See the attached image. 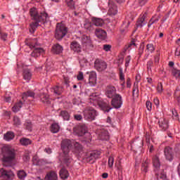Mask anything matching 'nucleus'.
Masks as SVG:
<instances>
[{"mask_svg": "<svg viewBox=\"0 0 180 180\" xmlns=\"http://www.w3.org/2000/svg\"><path fill=\"white\" fill-rule=\"evenodd\" d=\"M30 15L33 20L36 21L34 22H32L30 25V33H34V32H36V29H37L39 23H40V22H44V20H46L47 18H49V14H47V13H41V14H39L36 8H30Z\"/></svg>", "mask_w": 180, "mask_h": 180, "instance_id": "nucleus-1", "label": "nucleus"}, {"mask_svg": "<svg viewBox=\"0 0 180 180\" xmlns=\"http://www.w3.org/2000/svg\"><path fill=\"white\" fill-rule=\"evenodd\" d=\"M72 147V141L70 139H64L61 142V150L63 153L64 156L61 158L62 162L63 164H68L71 163L72 159L70 158V150Z\"/></svg>", "mask_w": 180, "mask_h": 180, "instance_id": "nucleus-2", "label": "nucleus"}, {"mask_svg": "<svg viewBox=\"0 0 180 180\" xmlns=\"http://www.w3.org/2000/svg\"><path fill=\"white\" fill-rule=\"evenodd\" d=\"M3 154V165L4 167H10L9 165L15 158H16V153L15 149L9 148V146H4L1 149Z\"/></svg>", "mask_w": 180, "mask_h": 180, "instance_id": "nucleus-3", "label": "nucleus"}, {"mask_svg": "<svg viewBox=\"0 0 180 180\" xmlns=\"http://www.w3.org/2000/svg\"><path fill=\"white\" fill-rule=\"evenodd\" d=\"M26 44L30 47V49H34V51L31 53V57L37 58V57H40V56L44 53V49H43V48H40V44L37 41V39H33L26 42Z\"/></svg>", "mask_w": 180, "mask_h": 180, "instance_id": "nucleus-4", "label": "nucleus"}, {"mask_svg": "<svg viewBox=\"0 0 180 180\" xmlns=\"http://www.w3.org/2000/svg\"><path fill=\"white\" fill-rule=\"evenodd\" d=\"M67 33H68V27L61 23H58L55 32V38L56 40H63L67 35Z\"/></svg>", "mask_w": 180, "mask_h": 180, "instance_id": "nucleus-5", "label": "nucleus"}, {"mask_svg": "<svg viewBox=\"0 0 180 180\" xmlns=\"http://www.w3.org/2000/svg\"><path fill=\"white\" fill-rule=\"evenodd\" d=\"M73 133L75 136L79 137H82L87 134V136H91V134L88 132V127L85 124H79L75 126L73 129Z\"/></svg>", "mask_w": 180, "mask_h": 180, "instance_id": "nucleus-6", "label": "nucleus"}, {"mask_svg": "<svg viewBox=\"0 0 180 180\" xmlns=\"http://www.w3.org/2000/svg\"><path fill=\"white\" fill-rule=\"evenodd\" d=\"M81 43L83 49H84L86 51H88V50H91V49H94L92 40H91L90 37L83 35L81 38Z\"/></svg>", "mask_w": 180, "mask_h": 180, "instance_id": "nucleus-7", "label": "nucleus"}, {"mask_svg": "<svg viewBox=\"0 0 180 180\" xmlns=\"http://www.w3.org/2000/svg\"><path fill=\"white\" fill-rule=\"evenodd\" d=\"M84 116L85 120L88 122H93L96 119V116H98V112L94 109L85 110L84 112Z\"/></svg>", "mask_w": 180, "mask_h": 180, "instance_id": "nucleus-8", "label": "nucleus"}, {"mask_svg": "<svg viewBox=\"0 0 180 180\" xmlns=\"http://www.w3.org/2000/svg\"><path fill=\"white\" fill-rule=\"evenodd\" d=\"M15 174L12 170H7L6 169H0V178L4 180H11L13 179Z\"/></svg>", "mask_w": 180, "mask_h": 180, "instance_id": "nucleus-9", "label": "nucleus"}, {"mask_svg": "<svg viewBox=\"0 0 180 180\" xmlns=\"http://www.w3.org/2000/svg\"><path fill=\"white\" fill-rule=\"evenodd\" d=\"M111 105L115 109H120L122 105H123V100L120 94H116L114 98H112Z\"/></svg>", "mask_w": 180, "mask_h": 180, "instance_id": "nucleus-10", "label": "nucleus"}, {"mask_svg": "<svg viewBox=\"0 0 180 180\" xmlns=\"http://www.w3.org/2000/svg\"><path fill=\"white\" fill-rule=\"evenodd\" d=\"M143 146H144V141L140 138H136L131 143V148L134 151V153H136L137 150H139V148H141Z\"/></svg>", "mask_w": 180, "mask_h": 180, "instance_id": "nucleus-11", "label": "nucleus"}, {"mask_svg": "<svg viewBox=\"0 0 180 180\" xmlns=\"http://www.w3.org/2000/svg\"><path fill=\"white\" fill-rule=\"evenodd\" d=\"M108 15L110 16H115L117 15V6L113 2V1L110 0L108 1Z\"/></svg>", "mask_w": 180, "mask_h": 180, "instance_id": "nucleus-12", "label": "nucleus"}, {"mask_svg": "<svg viewBox=\"0 0 180 180\" xmlns=\"http://www.w3.org/2000/svg\"><path fill=\"white\" fill-rule=\"evenodd\" d=\"M94 67L97 71H103L108 68V64L105 61L96 59L94 62Z\"/></svg>", "mask_w": 180, "mask_h": 180, "instance_id": "nucleus-13", "label": "nucleus"}, {"mask_svg": "<svg viewBox=\"0 0 180 180\" xmlns=\"http://www.w3.org/2000/svg\"><path fill=\"white\" fill-rule=\"evenodd\" d=\"M72 146H73L72 153H74L77 155H79V154H81V153L84 151V148L82 147V145L75 141H72Z\"/></svg>", "mask_w": 180, "mask_h": 180, "instance_id": "nucleus-14", "label": "nucleus"}, {"mask_svg": "<svg viewBox=\"0 0 180 180\" xmlns=\"http://www.w3.org/2000/svg\"><path fill=\"white\" fill-rule=\"evenodd\" d=\"M165 157L167 161H172L174 160V151L172 150V148L169 146H166L164 150Z\"/></svg>", "mask_w": 180, "mask_h": 180, "instance_id": "nucleus-15", "label": "nucleus"}, {"mask_svg": "<svg viewBox=\"0 0 180 180\" xmlns=\"http://www.w3.org/2000/svg\"><path fill=\"white\" fill-rule=\"evenodd\" d=\"M96 133L98 134L100 140H102L103 141H108L110 139L109 132L105 129L98 130Z\"/></svg>", "mask_w": 180, "mask_h": 180, "instance_id": "nucleus-16", "label": "nucleus"}, {"mask_svg": "<svg viewBox=\"0 0 180 180\" xmlns=\"http://www.w3.org/2000/svg\"><path fill=\"white\" fill-rule=\"evenodd\" d=\"M95 34L100 40H106V37H108V33H106V31L101 28L96 29Z\"/></svg>", "mask_w": 180, "mask_h": 180, "instance_id": "nucleus-17", "label": "nucleus"}, {"mask_svg": "<svg viewBox=\"0 0 180 180\" xmlns=\"http://www.w3.org/2000/svg\"><path fill=\"white\" fill-rule=\"evenodd\" d=\"M116 95H117V94H116V88L115 86H109L107 87V90L105 91V96L107 98L112 99Z\"/></svg>", "mask_w": 180, "mask_h": 180, "instance_id": "nucleus-18", "label": "nucleus"}, {"mask_svg": "<svg viewBox=\"0 0 180 180\" xmlns=\"http://www.w3.org/2000/svg\"><path fill=\"white\" fill-rule=\"evenodd\" d=\"M160 129L162 130L163 131H165L166 130H168L169 127V122H168V120L165 118H160L158 122Z\"/></svg>", "mask_w": 180, "mask_h": 180, "instance_id": "nucleus-19", "label": "nucleus"}, {"mask_svg": "<svg viewBox=\"0 0 180 180\" xmlns=\"http://www.w3.org/2000/svg\"><path fill=\"white\" fill-rule=\"evenodd\" d=\"M146 18H147V13L141 14L140 18L138 19L136 22V27H143V26H145V25H147V22L146 21Z\"/></svg>", "mask_w": 180, "mask_h": 180, "instance_id": "nucleus-20", "label": "nucleus"}, {"mask_svg": "<svg viewBox=\"0 0 180 180\" xmlns=\"http://www.w3.org/2000/svg\"><path fill=\"white\" fill-rule=\"evenodd\" d=\"M70 49L74 51L75 53H77V54H79L81 51H82V48L81 47V45L79 44L77 41H73L70 44Z\"/></svg>", "mask_w": 180, "mask_h": 180, "instance_id": "nucleus-21", "label": "nucleus"}, {"mask_svg": "<svg viewBox=\"0 0 180 180\" xmlns=\"http://www.w3.org/2000/svg\"><path fill=\"white\" fill-rule=\"evenodd\" d=\"M89 85L90 86H95L96 85V73L91 72L89 76Z\"/></svg>", "mask_w": 180, "mask_h": 180, "instance_id": "nucleus-22", "label": "nucleus"}, {"mask_svg": "<svg viewBox=\"0 0 180 180\" xmlns=\"http://www.w3.org/2000/svg\"><path fill=\"white\" fill-rule=\"evenodd\" d=\"M44 180H58V176L55 171H51L46 174Z\"/></svg>", "mask_w": 180, "mask_h": 180, "instance_id": "nucleus-23", "label": "nucleus"}, {"mask_svg": "<svg viewBox=\"0 0 180 180\" xmlns=\"http://www.w3.org/2000/svg\"><path fill=\"white\" fill-rule=\"evenodd\" d=\"M63 46L60 44H56L52 46L51 52L53 54H61L63 53Z\"/></svg>", "mask_w": 180, "mask_h": 180, "instance_id": "nucleus-24", "label": "nucleus"}, {"mask_svg": "<svg viewBox=\"0 0 180 180\" xmlns=\"http://www.w3.org/2000/svg\"><path fill=\"white\" fill-rule=\"evenodd\" d=\"M63 88L61 86H55L51 89V91L54 94V95H61L63 94Z\"/></svg>", "mask_w": 180, "mask_h": 180, "instance_id": "nucleus-25", "label": "nucleus"}, {"mask_svg": "<svg viewBox=\"0 0 180 180\" xmlns=\"http://www.w3.org/2000/svg\"><path fill=\"white\" fill-rule=\"evenodd\" d=\"M153 164L155 168V171H158V169L161 167V162H160V158H158V156H153Z\"/></svg>", "mask_w": 180, "mask_h": 180, "instance_id": "nucleus-26", "label": "nucleus"}, {"mask_svg": "<svg viewBox=\"0 0 180 180\" xmlns=\"http://www.w3.org/2000/svg\"><path fill=\"white\" fill-rule=\"evenodd\" d=\"M22 77H23V79H25V81H27V82H29V81L32 79V72H30V70L29 69L24 70L22 72Z\"/></svg>", "mask_w": 180, "mask_h": 180, "instance_id": "nucleus-27", "label": "nucleus"}, {"mask_svg": "<svg viewBox=\"0 0 180 180\" xmlns=\"http://www.w3.org/2000/svg\"><path fill=\"white\" fill-rule=\"evenodd\" d=\"M59 176L61 179H67L70 176V173L65 168H62L59 172Z\"/></svg>", "mask_w": 180, "mask_h": 180, "instance_id": "nucleus-28", "label": "nucleus"}, {"mask_svg": "<svg viewBox=\"0 0 180 180\" xmlns=\"http://www.w3.org/2000/svg\"><path fill=\"white\" fill-rule=\"evenodd\" d=\"M40 99L43 103H46V105H50V103H51L50 98H49V96L44 93L41 94Z\"/></svg>", "mask_w": 180, "mask_h": 180, "instance_id": "nucleus-29", "label": "nucleus"}, {"mask_svg": "<svg viewBox=\"0 0 180 180\" xmlns=\"http://www.w3.org/2000/svg\"><path fill=\"white\" fill-rule=\"evenodd\" d=\"M101 154H102V153L99 150L92 151L90 153L89 158L90 160H98V158L101 157Z\"/></svg>", "mask_w": 180, "mask_h": 180, "instance_id": "nucleus-30", "label": "nucleus"}, {"mask_svg": "<svg viewBox=\"0 0 180 180\" xmlns=\"http://www.w3.org/2000/svg\"><path fill=\"white\" fill-rule=\"evenodd\" d=\"M59 116L60 117H63V120H66L67 122L70 121V112L67 110L60 111Z\"/></svg>", "mask_w": 180, "mask_h": 180, "instance_id": "nucleus-31", "label": "nucleus"}, {"mask_svg": "<svg viewBox=\"0 0 180 180\" xmlns=\"http://www.w3.org/2000/svg\"><path fill=\"white\" fill-rule=\"evenodd\" d=\"M91 21L94 26H102L103 25V20L101 18L93 17Z\"/></svg>", "mask_w": 180, "mask_h": 180, "instance_id": "nucleus-32", "label": "nucleus"}, {"mask_svg": "<svg viewBox=\"0 0 180 180\" xmlns=\"http://www.w3.org/2000/svg\"><path fill=\"white\" fill-rule=\"evenodd\" d=\"M27 98H34V92L31 91H27L26 92L22 93L23 101H26Z\"/></svg>", "mask_w": 180, "mask_h": 180, "instance_id": "nucleus-33", "label": "nucleus"}, {"mask_svg": "<svg viewBox=\"0 0 180 180\" xmlns=\"http://www.w3.org/2000/svg\"><path fill=\"white\" fill-rule=\"evenodd\" d=\"M22 106H23V103H22V101L16 103L12 108L13 112H14V113H18V111L22 109Z\"/></svg>", "mask_w": 180, "mask_h": 180, "instance_id": "nucleus-34", "label": "nucleus"}, {"mask_svg": "<svg viewBox=\"0 0 180 180\" xmlns=\"http://www.w3.org/2000/svg\"><path fill=\"white\" fill-rule=\"evenodd\" d=\"M20 144H21V146H30V144H32V140L27 139V138H21L20 139Z\"/></svg>", "mask_w": 180, "mask_h": 180, "instance_id": "nucleus-35", "label": "nucleus"}, {"mask_svg": "<svg viewBox=\"0 0 180 180\" xmlns=\"http://www.w3.org/2000/svg\"><path fill=\"white\" fill-rule=\"evenodd\" d=\"M68 7L72 11H75V1L74 0H65Z\"/></svg>", "mask_w": 180, "mask_h": 180, "instance_id": "nucleus-36", "label": "nucleus"}, {"mask_svg": "<svg viewBox=\"0 0 180 180\" xmlns=\"http://www.w3.org/2000/svg\"><path fill=\"white\" fill-rule=\"evenodd\" d=\"M84 27L88 32H94V30H95V26L94 25V24L92 22H86L84 25Z\"/></svg>", "mask_w": 180, "mask_h": 180, "instance_id": "nucleus-37", "label": "nucleus"}, {"mask_svg": "<svg viewBox=\"0 0 180 180\" xmlns=\"http://www.w3.org/2000/svg\"><path fill=\"white\" fill-rule=\"evenodd\" d=\"M51 133L56 134L60 131V125L58 123H53L51 125Z\"/></svg>", "mask_w": 180, "mask_h": 180, "instance_id": "nucleus-38", "label": "nucleus"}, {"mask_svg": "<svg viewBox=\"0 0 180 180\" xmlns=\"http://www.w3.org/2000/svg\"><path fill=\"white\" fill-rule=\"evenodd\" d=\"M13 139H15V134L13 132H7L4 134V140H6V141H11L13 140Z\"/></svg>", "mask_w": 180, "mask_h": 180, "instance_id": "nucleus-39", "label": "nucleus"}, {"mask_svg": "<svg viewBox=\"0 0 180 180\" xmlns=\"http://www.w3.org/2000/svg\"><path fill=\"white\" fill-rule=\"evenodd\" d=\"M101 108L103 109V110L104 112H106L107 113H109L110 112V110H112V107H110V105L108 103H103L101 105Z\"/></svg>", "mask_w": 180, "mask_h": 180, "instance_id": "nucleus-40", "label": "nucleus"}, {"mask_svg": "<svg viewBox=\"0 0 180 180\" xmlns=\"http://www.w3.org/2000/svg\"><path fill=\"white\" fill-rule=\"evenodd\" d=\"M146 51L148 54H151L154 53L155 51V48H154V45L153 44H148L146 45Z\"/></svg>", "mask_w": 180, "mask_h": 180, "instance_id": "nucleus-41", "label": "nucleus"}, {"mask_svg": "<svg viewBox=\"0 0 180 180\" xmlns=\"http://www.w3.org/2000/svg\"><path fill=\"white\" fill-rule=\"evenodd\" d=\"M158 20H160V17L158 18H154L153 17L148 22V27H151V26H153V25H154V23H158Z\"/></svg>", "mask_w": 180, "mask_h": 180, "instance_id": "nucleus-42", "label": "nucleus"}, {"mask_svg": "<svg viewBox=\"0 0 180 180\" xmlns=\"http://www.w3.org/2000/svg\"><path fill=\"white\" fill-rule=\"evenodd\" d=\"M24 126L27 130H29L30 131H32V129L33 127V124H32V122L30 120H26Z\"/></svg>", "mask_w": 180, "mask_h": 180, "instance_id": "nucleus-43", "label": "nucleus"}, {"mask_svg": "<svg viewBox=\"0 0 180 180\" xmlns=\"http://www.w3.org/2000/svg\"><path fill=\"white\" fill-rule=\"evenodd\" d=\"M132 96H139V85L134 83L133 90H132Z\"/></svg>", "mask_w": 180, "mask_h": 180, "instance_id": "nucleus-44", "label": "nucleus"}, {"mask_svg": "<svg viewBox=\"0 0 180 180\" xmlns=\"http://www.w3.org/2000/svg\"><path fill=\"white\" fill-rule=\"evenodd\" d=\"M18 177L19 178V179H25V178H26V176L27 175L26 174V172L23 170H20L18 174Z\"/></svg>", "mask_w": 180, "mask_h": 180, "instance_id": "nucleus-45", "label": "nucleus"}, {"mask_svg": "<svg viewBox=\"0 0 180 180\" xmlns=\"http://www.w3.org/2000/svg\"><path fill=\"white\" fill-rule=\"evenodd\" d=\"M172 74L173 77H175L176 79H178V78H179V77H180V70L174 68L172 70Z\"/></svg>", "mask_w": 180, "mask_h": 180, "instance_id": "nucleus-46", "label": "nucleus"}, {"mask_svg": "<svg viewBox=\"0 0 180 180\" xmlns=\"http://www.w3.org/2000/svg\"><path fill=\"white\" fill-rule=\"evenodd\" d=\"M154 66V62L153 61V60H150L147 62V64H146V67H147V70L148 71H152V69L153 67Z\"/></svg>", "mask_w": 180, "mask_h": 180, "instance_id": "nucleus-47", "label": "nucleus"}, {"mask_svg": "<svg viewBox=\"0 0 180 180\" xmlns=\"http://www.w3.org/2000/svg\"><path fill=\"white\" fill-rule=\"evenodd\" d=\"M156 91H157L158 94H162V92H164V88L162 87V82H159L158 84Z\"/></svg>", "mask_w": 180, "mask_h": 180, "instance_id": "nucleus-48", "label": "nucleus"}, {"mask_svg": "<svg viewBox=\"0 0 180 180\" xmlns=\"http://www.w3.org/2000/svg\"><path fill=\"white\" fill-rule=\"evenodd\" d=\"M141 171L142 172H148V163H147V162H145L144 163L142 164V167H141Z\"/></svg>", "mask_w": 180, "mask_h": 180, "instance_id": "nucleus-49", "label": "nucleus"}, {"mask_svg": "<svg viewBox=\"0 0 180 180\" xmlns=\"http://www.w3.org/2000/svg\"><path fill=\"white\" fill-rule=\"evenodd\" d=\"M143 53H144V45L141 44L138 51L139 58H140V57L143 56Z\"/></svg>", "mask_w": 180, "mask_h": 180, "instance_id": "nucleus-50", "label": "nucleus"}, {"mask_svg": "<svg viewBox=\"0 0 180 180\" xmlns=\"http://www.w3.org/2000/svg\"><path fill=\"white\" fill-rule=\"evenodd\" d=\"M113 164H115V158L113 156H110L108 158V167H110V168H113Z\"/></svg>", "mask_w": 180, "mask_h": 180, "instance_id": "nucleus-51", "label": "nucleus"}, {"mask_svg": "<svg viewBox=\"0 0 180 180\" xmlns=\"http://www.w3.org/2000/svg\"><path fill=\"white\" fill-rule=\"evenodd\" d=\"M169 15H171V11H168L166 14H165V16H163L161 20V22L165 23V22H167V20L169 19Z\"/></svg>", "mask_w": 180, "mask_h": 180, "instance_id": "nucleus-52", "label": "nucleus"}, {"mask_svg": "<svg viewBox=\"0 0 180 180\" xmlns=\"http://www.w3.org/2000/svg\"><path fill=\"white\" fill-rule=\"evenodd\" d=\"M155 175L157 176L158 179H165L167 178V174H165V173H155Z\"/></svg>", "mask_w": 180, "mask_h": 180, "instance_id": "nucleus-53", "label": "nucleus"}, {"mask_svg": "<svg viewBox=\"0 0 180 180\" xmlns=\"http://www.w3.org/2000/svg\"><path fill=\"white\" fill-rule=\"evenodd\" d=\"M0 39L1 40H3V41H6V39H8V33L0 31Z\"/></svg>", "mask_w": 180, "mask_h": 180, "instance_id": "nucleus-54", "label": "nucleus"}, {"mask_svg": "<svg viewBox=\"0 0 180 180\" xmlns=\"http://www.w3.org/2000/svg\"><path fill=\"white\" fill-rule=\"evenodd\" d=\"M13 122L15 126H20V119H19V117L15 116L13 118Z\"/></svg>", "mask_w": 180, "mask_h": 180, "instance_id": "nucleus-55", "label": "nucleus"}, {"mask_svg": "<svg viewBox=\"0 0 180 180\" xmlns=\"http://www.w3.org/2000/svg\"><path fill=\"white\" fill-rule=\"evenodd\" d=\"M103 50H104V51H106L107 53L108 51H110V50H112V45H110V44H104L103 46Z\"/></svg>", "mask_w": 180, "mask_h": 180, "instance_id": "nucleus-56", "label": "nucleus"}, {"mask_svg": "<svg viewBox=\"0 0 180 180\" xmlns=\"http://www.w3.org/2000/svg\"><path fill=\"white\" fill-rule=\"evenodd\" d=\"M172 117L173 119H174V120H178V119H179V117L178 115V112H176V110L173 109L172 110Z\"/></svg>", "mask_w": 180, "mask_h": 180, "instance_id": "nucleus-57", "label": "nucleus"}, {"mask_svg": "<svg viewBox=\"0 0 180 180\" xmlns=\"http://www.w3.org/2000/svg\"><path fill=\"white\" fill-rule=\"evenodd\" d=\"M123 61H124V58L123 57L118 58L115 61V63L118 67H120L122 64H123Z\"/></svg>", "mask_w": 180, "mask_h": 180, "instance_id": "nucleus-58", "label": "nucleus"}, {"mask_svg": "<svg viewBox=\"0 0 180 180\" xmlns=\"http://www.w3.org/2000/svg\"><path fill=\"white\" fill-rule=\"evenodd\" d=\"M146 109L149 110V112H151L153 110V103L150 101H147L146 103Z\"/></svg>", "mask_w": 180, "mask_h": 180, "instance_id": "nucleus-59", "label": "nucleus"}, {"mask_svg": "<svg viewBox=\"0 0 180 180\" xmlns=\"http://www.w3.org/2000/svg\"><path fill=\"white\" fill-rule=\"evenodd\" d=\"M131 60V56H128L125 58V67L127 68L129 67V64H130V61Z\"/></svg>", "mask_w": 180, "mask_h": 180, "instance_id": "nucleus-60", "label": "nucleus"}, {"mask_svg": "<svg viewBox=\"0 0 180 180\" xmlns=\"http://www.w3.org/2000/svg\"><path fill=\"white\" fill-rule=\"evenodd\" d=\"M115 167L117 168V171H120V172L123 171V167L122 166V163L120 162H118V163L115 164Z\"/></svg>", "mask_w": 180, "mask_h": 180, "instance_id": "nucleus-61", "label": "nucleus"}, {"mask_svg": "<svg viewBox=\"0 0 180 180\" xmlns=\"http://www.w3.org/2000/svg\"><path fill=\"white\" fill-rule=\"evenodd\" d=\"M120 81H124V75L123 74V68H120Z\"/></svg>", "mask_w": 180, "mask_h": 180, "instance_id": "nucleus-62", "label": "nucleus"}, {"mask_svg": "<svg viewBox=\"0 0 180 180\" xmlns=\"http://www.w3.org/2000/svg\"><path fill=\"white\" fill-rule=\"evenodd\" d=\"M77 78V81H82V79H84V73L82 72H79Z\"/></svg>", "mask_w": 180, "mask_h": 180, "instance_id": "nucleus-63", "label": "nucleus"}, {"mask_svg": "<svg viewBox=\"0 0 180 180\" xmlns=\"http://www.w3.org/2000/svg\"><path fill=\"white\" fill-rule=\"evenodd\" d=\"M75 117V120H77V122H79L81 120H82V115H79V114H75L74 115Z\"/></svg>", "mask_w": 180, "mask_h": 180, "instance_id": "nucleus-64", "label": "nucleus"}]
</instances>
